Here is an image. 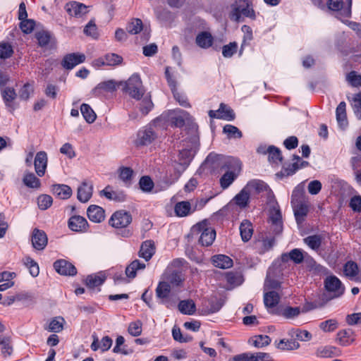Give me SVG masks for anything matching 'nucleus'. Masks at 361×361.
I'll use <instances>...</instances> for the list:
<instances>
[{
  "instance_id": "nucleus-1",
  "label": "nucleus",
  "mask_w": 361,
  "mask_h": 361,
  "mask_svg": "<svg viewBox=\"0 0 361 361\" xmlns=\"http://www.w3.org/2000/svg\"><path fill=\"white\" fill-rule=\"evenodd\" d=\"M255 19V12L250 0H233L231 4L228 16L231 20L239 22L241 16Z\"/></svg>"
},
{
  "instance_id": "nucleus-2",
  "label": "nucleus",
  "mask_w": 361,
  "mask_h": 361,
  "mask_svg": "<svg viewBox=\"0 0 361 361\" xmlns=\"http://www.w3.org/2000/svg\"><path fill=\"white\" fill-rule=\"evenodd\" d=\"M190 235L202 246H209L214 242L216 232L212 228L208 227L205 221H202L192 227Z\"/></svg>"
},
{
  "instance_id": "nucleus-3",
  "label": "nucleus",
  "mask_w": 361,
  "mask_h": 361,
  "mask_svg": "<svg viewBox=\"0 0 361 361\" xmlns=\"http://www.w3.org/2000/svg\"><path fill=\"white\" fill-rule=\"evenodd\" d=\"M124 90L133 99L140 100L143 97L145 90L142 80L137 74L133 75L125 82Z\"/></svg>"
},
{
  "instance_id": "nucleus-4",
  "label": "nucleus",
  "mask_w": 361,
  "mask_h": 361,
  "mask_svg": "<svg viewBox=\"0 0 361 361\" xmlns=\"http://www.w3.org/2000/svg\"><path fill=\"white\" fill-rule=\"evenodd\" d=\"M196 138H194L189 148H185L180 150L178 154V163L177 166H175L176 169L178 171L179 174L186 169L195 155L196 152Z\"/></svg>"
},
{
  "instance_id": "nucleus-5",
  "label": "nucleus",
  "mask_w": 361,
  "mask_h": 361,
  "mask_svg": "<svg viewBox=\"0 0 361 361\" xmlns=\"http://www.w3.org/2000/svg\"><path fill=\"white\" fill-rule=\"evenodd\" d=\"M269 212L273 231L276 234H279L283 230V224L281 212L277 202L270 203Z\"/></svg>"
},
{
  "instance_id": "nucleus-6",
  "label": "nucleus",
  "mask_w": 361,
  "mask_h": 361,
  "mask_svg": "<svg viewBox=\"0 0 361 361\" xmlns=\"http://www.w3.org/2000/svg\"><path fill=\"white\" fill-rule=\"evenodd\" d=\"M132 221L131 215L123 210L114 212L109 219V224L114 228H121L127 227Z\"/></svg>"
},
{
  "instance_id": "nucleus-7",
  "label": "nucleus",
  "mask_w": 361,
  "mask_h": 361,
  "mask_svg": "<svg viewBox=\"0 0 361 361\" xmlns=\"http://www.w3.org/2000/svg\"><path fill=\"white\" fill-rule=\"evenodd\" d=\"M324 285L328 292L332 293L334 297H339L344 293L345 287L341 281L335 276H331L325 279Z\"/></svg>"
},
{
  "instance_id": "nucleus-8",
  "label": "nucleus",
  "mask_w": 361,
  "mask_h": 361,
  "mask_svg": "<svg viewBox=\"0 0 361 361\" xmlns=\"http://www.w3.org/2000/svg\"><path fill=\"white\" fill-rule=\"evenodd\" d=\"M65 10L70 16L76 18H81L89 12L87 6L78 1L67 3L65 5Z\"/></svg>"
},
{
  "instance_id": "nucleus-9",
  "label": "nucleus",
  "mask_w": 361,
  "mask_h": 361,
  "mask_svg": "<svg viewBox=\"0 0 361 361\" xmlns=\"http://www.w3.org/2000/svg\"><path fill=\"white\" fill-rule=\"evenodd\" d=\"M190 118V114L180 109L171 110L169 112V119L175 127H183L185 124V121Z\"/></svg>"
},
{
  "instance_id": "nucleus-10",
  "label": "nucleus",
  "mask_w": 361,
  "mask_h": 361,
  "mask_svg": "<svg viewBox=\"0 0 361 361\" xmlns=\"http://www.w3.org/2000/svg\"><path fill=\"white\" fill-rule=\"evenodd\" d=\"M47 164V154L44 151L38 152L34 160L35 170L38 176L42 177L45 174Z\"/></svg>"
},
{
  "instance_id": "nucleus-11",
  "label": "nucleus",
  "mask_w": 361,
  "mask_h": 361,
  "mask_svg": "<svg viewBox=\"0 0 361 361\" xmlns=\"http://www.w3.org/2000/svg\"><path fill=\"white\" fill-rule=\"evenodd\" d=\"M56 271L61 275L73 276L77 273L76 268L70 262L64 259H59L54 263Z\"/></svg>"
},
{
  "instance_id": "nucleus-12",
  "label": "nucleus",
  "mask_w": 361,
  "mask_h": 361,
  "mask_svg": "<svg viewBox=\"0 0 361 361\" xmlns=\"http://www.w3.org/2000/svg\"><path fill=\"white\" fill-rule=\"evenodd\" d=\"M85 60V56L81 53H73L67 54L62 61L63 66L66 69H72L77 65L82 63Z\"/></svg>"
},
{
  "instance_id": "nucleus-13",
  "label": "nucleus",
  "mask_w": 361,
  "mask_h": 361,
  "mask_svg": "<svg viewBox=\"0 0 361 361\" xmlns=\"http://www.w3.org/2000/svg\"><path fill=\"white\" fill-rule=\"evenodd\" d=\"M116 90V82L114 80L101 82L92 90L96 97H100L106 92H113Z\"/></svg>"
},
{
  "instance_id": "nucleus-14",
  "label": "nucleus",
  "mask_w": 361,
  "mask_h": 361,
  "mask_svg": "<svg viewBox=\"0 0 361 361\" xmlns=\"http://www.w3.org/2000/svg\"><path fill=\"white\" fill-rule=\"evenodd\" d=\"M348 6L346 8H343L342 0H329L328 2V7L332 11H340L339 15L341 17L348 18L351 14V5L352 0H348Z\"/></svg>"
},
{
  "instance_id": "nucleus-15",
  "label": "nucleus",
  "mask_w": 361,
  "mask_h": 361,
  "mask_svg": "<svg viewBox=\"0 0 361 361\" xmlns=\"http://www.w3.org/2000/svg\"><path fill=\"white\" fill-rule=\"evenodd\" d=\"M343 274L351 281L361 282V277L359 276V268L355 262L348 261L345 264Z\"/></svg>"
},
{
  "instance_id": "nucleus-16",
  "label": "nucleus",
  "mask_w": 361,
  "mask_h": 361,
  "mask_svg": "<svg viewBox=\"0 0 361 361\" xmlns=\"http://www.w3.org/2000/svg\"><path fill=\"white\" fill-rule=\"evenodd\" d=\"M32 243L35 249L43 250L47 244L46 233L42 231L35 228L32 232Z\"/></svg>"
},
{
  "instance_id": "nucleus-17",
  "label": "nucleus",
  "mask_w": 361,
  "mask_h": 361,
  "mask_svg": "<svg viewBox=\"0 0 361 361\" xmlns=\"http://www.w3.org/2000/svg\"><path fill=\"white\" fill-rule=\"evenodd\" d=\"M1 95L6 106L9 111L13 112L16 109L13 102L17 97L15 90L11 87H6L1 90Z\"/></svg>"
},
{
  "instance_id": "nucleus-18",
  "label": "nucleus",
  "mask_w": 361,
  "mask_h": 361,
  "mask_svg": "<svg viewBox=\"0 0 361 361\" xmlns=\"http://www.w3.org/2000/svg\"><path fill=\"white\" fill-rule=\"evenodd\" d=\"M87 226V220L80 216H73L68 221V227L71 230L75 232H82L86 231Z\"/></svg>"
},
{
  "instance_id": "nucleus-19",
  "label": "nucleus",
  "mask_w": 361,
  "mask_h": 361,
  "mask_svg": "<svg viewBox=\"0 0 361 361\" xmlns=\"http://www.w3.org/2000/svg\"><path fill=\"white\" fill-rule=\"evenodd\" d=\"M93 342L91 344V349L96 351L100 349L102 352L108 350L112 345V339L109 336H104L99 341L98 338L92 336Z\"/></svg>"
},
{
  "instance_id": "nucleus-20",
  "label": "nucleus",
  "mask_w": 361,
  "mask_h": 361,
  "mask_svg": "<svg viewBox=\"0 0 361 361\" xmlns=\"http://www.w3.org/2000/svg\"><path fill=\"white\" fill-rule=\"evenodd\" d=\"M89 219L95 223L102 222L105 217L104 210L97 205H90L87 211Z\"/></svg>"
},
{
  "instance_id": "nucleus-21",
  "label": "nucleus",
  "mask_w": 361,
  "mask_h": 361,
  "mask_svg": "<svg viewBox=\"0 0 361 361\" xmlns=\"http://www.w3.org/2000/svg\"><path fill=\"white\" fill-rule=\"evenodd\" d=\"M155 252L154 243L152 240H146L141 245L139 255L146 261L149 260Z\"/></svg>"
},
{
  "instance_id": "nucleus-22",
  "label": "nucleus",
  "mask_w": 361,
  "mask_h": 361,
  "mask_svg": "<svg viewBox=\"0 0 361 361\" xmlns=\"http://www.w3.org/2000/svg\"><path fill=\"white\" fill-rule=\"evenodd\" d=\"M195 211L192 209L190 202L181 201L175 204L174 212L177 216L184 217L187 216Z\"/></svg>"
},
{
  "instance_id": "nucleus-23",
  "label": "nucleus",
  "mask_w": 361,
  "mask_h": 361,
  "mask_svg": "<svg viewBox=\"0 0 361 361\" xmlns=\"http://www.w3.org/2000/svg\"><path fill=\"white\" fill-rule=\"evenodd\" d=\"M163 278L169 284L173 286H180L183 281L180 272L167 269L163 274Z\"/></svg>"
},
{
  "instance_id": "nucleus-24",
  "label": "nucleus",
  "mask_w": 361,
  "mask_h": 361,
  "mask_svg": "<svg viewBox=\"0 0 361 361\" xmlns=\"http://www.w3.org/2000/svg\"><path fill=\"white\" fill-rule=\"evenodd\" d=\"M337 341L340 345L348 346L355 341L353 331L351 329H344L338 332Z\"/></svg>"
},
{
  "instance_id": "nucleus-25",
  "label": "nucleus",
  "mask_w": 361,
  "mask_h": 361,
  "mask_svg": "<svg viewBox=\"0 0 361 361\" xmlns=\"http://www.w3.org/2000/svg\"><path fill=\"white\" fill-rule=\"evenodd\" d=\"M92 195V185L86 182L78 188V199L82 202H87Z\"/></svg>"
},
{
  "instance_id": "nucleus-26",
  "label": "nucleus",
  "mask_w": 361,
  "mask_h": 361,
  "mask_svg": "<svg viewBox=\"0 0 361 361\" xmlns=\"http://www.w3.org/2000/svg\"><path fill=\"white\" fill-rule=\"evenodd\" d=\"M250 195V192L245 185L241 191L235 196L233 201L240 207L244 208L248 204Z\"/></svg>"
},
{
  "instance_id": "nucleus-27",
  "label": "nucleus",
  "mask_w": 361,
  "mask_h": 361,
  "mask_svg": "<svg viewBox=\"0 0 361 361\" xmlns=\"http://www.w3.org/2000/svg\"><path fill=\"white\" fill-rule=\"evenodd\" d=\"M212 263L216 267L228 269L233 266V260L224 255H218L212 257Z\"/></svg>"
},
{
  "instance_id": "nucleus-28",
  "label": "nucleus",
  "mask_w": 361,
  "mask_h": 361,
  "mask_svg": "<svg viewBox=\"0 0 361 361\" xmlns=\"http://www.w3.org/2000/svg\"><path fill=\"white\" fill-rule=\"evenodd\" d=\"M155 138L153 130L150 128L139 131L137 134V145H146L151 143Z\"/></svg>"
},
{
  "instance_id": "nucleus-29",
  "label": "nucleus",
  "mask_w": 361,
  "mask_h": 361,
  "mask_svg": "<svg viewBox=\"0 0 361 361\" xmlns=\"http://www.w3.org/2000/svg\"><path fill=\"white\" fill-rule=\"evenodd\" d=\"M276 347L281 350H294L300 348V343L295 339H281L275 341Z\"/></svg>"
},
{
  "instance_id": "nucleus-30",
  "label": "nucleus",
  "mask_w": 361,
  "mask_h": 361,
  "mask_svg": "<svg viewBox=\"0 0 361 361\" xmlns=\"http://www.w3.org/2000/svg\"><path fill=\"white\" fill-rule=\"evenodd\" d=\"M218 111V118L228 121H233L235 118L233 110L226 104H220Z\"/></svg>"
},
{
  "instance_id": "nucleus-31",
  "label": "nucleus",
  "mask_w": 361,
  "mask_h": 361,
  "mask_svg": "<svg viewBox=\"0 0 361 361\" xmlns=\"http://www.w3.org/2000/svg\"><path fill=\"white\" fill-rule=\"evenodd\" d=\"M240 233L242 240L247 242L253 234V226L248 220H243L240 225Z\"/></svg>"
},
{
  "instance_id": "nucleus-32",
  "label": "nucleus",
  "mask_w": 361,
  "mask_h": 361,
  "mask_svg": "<svg viewBox=\"0 0 361 361\" xmlns=\"http://www.w3.org/2000/svg\"><path fill=\"white\" fill-rule=\"evenodd\" d=\"M281 259L283 262H286L288 259H291L295 264L301 263L304 259V254L300 249H293L288 253H285L281 255Z\"/></svg>"
},
{
  "instance_id": "nucleus-33",
  "label": "nucleus",
  "mask_w": 361,
  "mask_h": 361,
  "mask_svg": "<svg viewBox=\"0 0 361 361\" xmlns=\"http://www.w3.org/2000/svg\"><path fill=\"white\" fill-rule=\"evenodd\" d=\"M196 44L201 48L207 49L212 45L213 37L208 32H202L196 37Z\"/></svg>"
},
{
  "instance_id": "nucleus-34",
  "label": "nucleus",
  "mask_w": 361,
  "mask_h": 361,
  "mask_svg": "<svg viewBox=\"0 0 361 361\" xmlns=\"http://www.w3.org/2000/svg\"><path fill=\"white\" fill-rule=\"evenodd\" d=\"M345 107V103L344 102H341L338 105L336 110L337 122L338 125L342 128H345L348 125Z\"/></svg>"
},
{
  "instance_id": "nucleus-35",
  "label": "nucleus",
  "mask_w": 361,
  "mask_h": 361,
  "mask_svg": "<svg viewBox=\"0 0 361 361\" xmlns=\"http://www.w3.org/2000/svg\"><path fill=\"white\" fill-rule=\"evenodd\" d=\"M101 193L109 200L121 202L123 201L126 197L123 192L113 190L110 186L106 187L101 191Z\"/></svg>"
},
{
  "instance_id": "nucleus-36",
  "label": "nucleus",
  "mask_w": 361,
  "mask_h": 361,
  "mask_svg": "<svg viewBox=\"0 0 361 361\" xmlns=\"http://www.w3.org/2000/svg\"><path fill=\"white\" fill-rule=\"evenodd\" d=\"M246 187L250 190L251 193H260L264 191H267L269 189L268 185L262 180H254L250 181Z\"/></svg>"
},
{
  "instance_id": "nucleus-37",
  "label": "nucleus",
  "mask_w": 361,
  "mask_h": 361,
  "mask_svg": "<svg viewBox=\"0 0 361 361\" xmlns=\"http://www.w3.org/2000/svg\"><path fill=\"white\" fill-rule=\"evenodd\" d=\"M274 245V238H263L255 243V248L259 254H264L270 250Z\"/></svg>"
},
{
  "instance_id": "nucleus-38",
  "label": "nucleus",
  "mask_w": 361,
  "mask_h": 361,
  "mask_svg": "<svg viewBox=\"0 0 361 361\" xmlns=\"http://www.w3.org/2000/svg\"><path fill=\"white\" fill-rule=\"evenodd\" d=\"M53 192L63 200L69 198L72 195L71 188L66 185H54L52 188Z\"/></svg>"
},
{
  "instance_id": "nucleus-39",
  "label": "nucleus",
  "mask_w": 361,
  "mask_h": 361,
  "mask_svg": "<svg viewBox=\"0 0 361 361\" xmlns=\"http://www.w3.org/2000/svg\"><path fill=\"white\" fill-rule=\"evenodd\" d=\"M171 292V286L165 281H160L156 288V295L157 298L161 300L164 302Z\"/></svg>"
},
{
  "instance_id": "nucleus-40",
  "label": "nucleus",
  "mask_w": 361,
  "mask_h": 361,
  "mask_svg": "<svg viewBox=\"0 0 361 361\" xmlns=\"http://www.w3.org/2000/svg\"><path fill=\"white\" fill-rule=\"evenodd\" d=\"M178 310L184 314L192 315L195 312L196 307L192 300H185L179 302Z\"/></svg>"
},
{
  "instance_id": "nucleus-41",
  "label": "nucleus",
  "mask_w": 361,
  "mask_h": 361,
  "mask_svg": "<svg viewBox=\"0 0 361 361\" xmlns=\"http://www.w3.org/2000/svg\"><path fill=\"white\" fill-rule=\"evenodd\" d=\"M340 354V350L334 346H324L317 349V355L321 357H332L338 356Z\"/></svg>"
},
{
  "instance_id": "nucleus-42",
  "label": "nucleus",
  "mask_w": 361,
  "mask_h": 361,
  "mask_svg": "<svg viewBox=\"0 0 361 361\" xmlns=\"http://www.w3.org/2000/svg\"><path fill=\"white\" fill-rule=\"evenodd\" d=\"M145 264L140 262L139 260L135 259L133 261L126 269V274L128 277L133 279L136 276L137 270L144 269Z\"/></svg>"
},
{
  "instance_id": "nucleus-43",
  "label": "nucleus",
  "mask_w": 361,
  "mask_h": 361,
  "mask_svg": "<svg viewBox=\"0 0 361 361\" xmlns=\"http://www.w3.org/2000/svg\"><path fill=\"white\" fill-rule=\"evenodd\" d=\"M23 181L27 187L31 188H39L41 185L40 180L31 172L25 173Z\"/></svg>"
},
{
  "instance_id": "nucleus-44",
  "label": "nucleus",
  "mask_w": 361,
  "mask_h": 361,
  "mask_svg": "<svg viewBox=\"0 0 361 361\" xmlns=\"http://www.w3.org/2000/svg\"><path fill=\"white\" fill-rule=\"evenodd\" d=\"M249 343L255 347L260 348L268 345L271 343V338L267 335H257L252 337Z\"/></svg>"
},
{
  "instance_id": "nucleus-45",
  "label": "nucleus",
  "mask_w": 361,
  "mask_h": 361,
  "mask_svg": "<svg viewBox=\"0 0 361 361\" xmlns=\"http://www.w3.org/2000/svg\"><path fill=\"white\" fill-rule=\"evenodd\" d=\"M264 305L267 307H274L279 302V295L274 290H269L264 296Z\"/></svg>"
},
{
  "instance_id": "nucleus-46",
  "label": "nucleus",
  "mask_w": 361,
  "mask_h": 361,
  "mask_svg": "<svg viewBox=\"0 0 361 361\" xmlns=\"http://www.w3.org/2000/svg\"><path fill=\"white\" fill-rule=\"evenodd\" d=\"M80 111L83 118L87 123H92L95 121L97 118L96 114L90 105L82 104L80 106Z\"/></svg>"
},
{
  "instance_id": "nucleus-47",
  "label": "nucleus",
  "mask_w": 361,
  "mask_h": 361,
  "mask_svg": "<svg viewBox=\"0 0 361 361\" xmlns=\"http://www.w3.org/2000/svg\"><path fill=\"white\" fill-rule=\"evenodd\" d=\"M238 176V173L235 171H226L220 179L221 186L224 189L228 188Z\"/></svg>"
},
{
  "instance_id": "nucleus-48",
  "label": "nucleus",
  "mask_w": 361,
  "mask_h": 361,
  "mask_svg": "<svg viewBox=\"0 0 361 361\" xmlns=\"http://www.w3.org/2000/svg\"><path fill=\"white\" fill-rule=\"evenodd\" d=\"M268 159L270 162L278 164L281 161L282 156L279 148L269 146L267 148Z\"/></svg>"
},
{
  "instance_id": "nucleus-49",
  "label": "nucleus",
  "mask_w": 361,
  "mask_h": 361,
  "mask_svg": "<svg viewBox=\"0 0 361 361\" xmlns=\"http://www.w3.org/2000/svg\"><path fill=\"white\" fill-rule=\"evenodd\" d=\"M304 243L311 249L317 250L322 244V237L318 235H310L304 238Z\"/></svg>"
},
{
  "instance_id": "nucleus-50",
  "label": "nucleus",
  "mask_w": 361,
  "mask_h": 361,
  "mask_svg": "<svg viewBox=\"0 0 361 361\" xmlns=\"http://www.w3.org/2000/svg\"><path fill=\"white\" fill-rule=\"evenodd\" d=\"M292 206L297 220H298L300 217L302 218L307 214L308 207L302 202L292 204Z\"/></svg>"
},
{
  "instance_id": "nucleus-51",
  "label": "nucleus",
  "mask_w": 361,
  "mask_h": 361,
  "mask_svg": "<svg viewBox=\"0 0 361 361\" xmlns=\"http://www.w3.org/2000/svg\"><path fill=\"white\" fill-rule=\"evenodd\" d=\"M104 279L105 278L100 275H90L86 279V285L90 288H94L101 286Z\"/></svg>"
},
{
  "instance_id": "nucleus-52",
  "label": "nucleus",
  "mask_w": 361,
  "mask_h": 361,
  "mask_svg": "<svg viewBox=\"0 0 361 361\" xmlns=\"http://www.w3.org/2000/svg\"><path fill=\"white\" fill-rule=\"evenodd\" d=\"M223 132L227 135L228 138H240L241 131L235 126L227 124L223 128Z\"/></svg>"
},
{
  "instance_id": "nucleus-53",
  "label": "nucleus",
  "mask_w": 361,
  "mask_h": 361,
  "mask_svg": "<svg viewBox=\"0 0 361 361\" xmlns=\"http://www.w3.org/2000/svg\"><path fill=\"white\" fill-rule=\"evenodd\" d=\"M64 319L62 317H55L53 319L48 327V330L51 332L59 333L63 329Z\"/></svg>"
},
{
  "instance_id": "nucleus-54",
  "label": "nucleus",
  "mask_w": 361,
  "mask_h": 361,
  "mask_svg": "<svg viewBox=\"0 0 361 361\" xmlns=\"http://www.w3.org/2000/svg\"><path fill=\"white\" fill-rule=\"evenodd\" d=\"M0 346L1 353L4 357H8L11 355L13 348L8 338L0 337Z\"/></svg>"
},
{
  "instance_id": "nucleus-55",
  "label": "nucleus",
  "mask_w": 361,
  "mask_h": 361,
  "mask_svg": "<svg viewBox=\"0 0 361 361\" xmlns=\"http://www.w3.org/2000/svg\"><path fill=\"white\" fill-rule=\"evenodd\" d=\"M24 264L29 269L30 273L33 277L38 276L39 273V266L31 257H26L24 259Z\"/></svg>"
},
{
  "instance_id": "nucleus-56",
  "label": "nucleus",
  "mask_w": 361,
  "mask_h": 361,
  "mask_svg": "<svg viewBox=\"0 0 361 361\" xmlns=\"http://www.w3.org/2000/svg\"><path fill=\"white\" fill-rule=\"evenodd\" d=\"M153 103L151 100L150 95H145L140 104V111L146 115L152 109Z\"/></svg>"
},
{
  "instance_id": "nucleus-57",
  "label": "nucleus",
  "mask_w": 361,
  "mask_h": 361,
  "mask_svg": "<svg viewBox=\"0 0 361 361\" xmlns=\"http://www.w3.org/2000/svg\"><path fill=\"white\" fill-rule=\"evenodd\" d=\"M13 54L12 46L7 42L0 43V59H6Z\"/></svg>"
},
{
  "instance_id": "nucleus-58",
  "label": "nucleus",
  "mask_w": 361,
  "mask_h": 361,
  "mask_svg": "<svg viewBox=\"0 0 361 361\" xmlns=\"http://www.w3.org/2000/svg\"><path fill=\"white\" fill-rule=\"evenodd\" d=\"M142 30V22L136 18L133 20L128 25L127 30L131 35H136Z\"/></svg>"
},
{
  "instance_id": "nucleus-59",
  "label": "nucleus",
  "mask_w": 361,
  "mask_h": 361,
  "mask_svg": "<svg viewBox=\"0 0 361 361\" xmlns=\"http://www.w3.org/2000/svg\"><path fill=\"white\" fill-rule=\"evenodd\" d=\"M353 109L358 119H361V93L355 94L353 97Z\"/></svg>"
},
{
  "instance_id": "nucleus-60",
  "label": "nucleus",
  "mask_w": 361,
  "mask_h": 361,
  "mask_svg": "<svg viewBox=\"0 0 361 361\" xmlns=\"http://www.w3.org/2000/svg\"><path fill=\"white\" fill-rule=\"evenodd\" d=\"M105 56V63L106 66H114L119 65L123 61V58L116 54H107Z\"/></svg>"
},
{
  "instance_id": "nucleus-61",
  "label": "nucleus",
  "mask_w": 361,
  "mask_h": 361,
  "mask_svg": "<svg viewBox=\"0 0 361 361\" xmlns=\"http://www.w3.org/2000/svg\"><path fill=\"white\" fill-rule=\"evenodd\" d=\"M291 336H295L298 340L302 341H308L312 338L311 334L306 330H301L299 329H293L291 331Z\"/></svg>"
},
{
  "instance_id": "nucleus-62",
  "label": "nucleus",
  "mask_w": 361,
  "mask_h": 361,
  "mask_svg": "<svg viewBox=\"0 0 361 361\" xmlns=\"http://www.w3.org/2000/svg\"><path fill=\"white\" fill-rule=\"evenodd\" d=\"M35 26V20L25 18L20 20V27L23 32L29 34L32 32Z\"/></svg>"
},
{
  "instance_id": "nucleus-63",
  "label": "nucleus",
  "mask_w": 361,
  "mask_h": 361,
  "mask_svg": "<svg viewBox=\"0 0 361 361\" xmlns=\"http://www.w3.org/2000/svg\"><path fill=\"white\" fill-rule=\"evenodd\" d=\"M52 197L48 195H42L37 198V204L40 209L45 210L52 204Z\"/></svg>"
},
{
  "instance_id": "nucleus-64",
  "label": "nucleus",
  "mask_w": 361,
  "mask_h": 361,
  "mask_svg": "<svg viewBox=\"0 0 361 361\" xmlns=\"http://www.w3.org/2000/svg\"><path fill=\"white\" fill-rule=\"evenodd\" d=\"M237 49L238 44L236 42H230L223 47L222 54L226 58H230L237 51Z\"/></svg>"
}]
</instances>
